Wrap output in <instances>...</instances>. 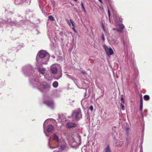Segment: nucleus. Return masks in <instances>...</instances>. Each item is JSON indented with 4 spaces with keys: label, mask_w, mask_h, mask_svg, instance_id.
<instances>
[{
    "label": "nucleus",
    "mask_w": 152,
    "mask_h": 152,
    "mask_svg": "<svg viewBox=\"0 0 152 152\" xmlns=\"http://www.w3.org/2000/svg\"><path fill=\"white\" fill-rule=\"evenodd\" d=\"M102 39L103 41H104L105 40L103 34H102Z\"/></svg>",
    "instance_id": "obj_20"
},
{
    "label": "nucleus",
    "mask_w": 152,
    "mask_h": 152,
    "mask_svg": "<svg viewBox=\"0 0 152 152\" xmlns=\"http://www.w3.org/2000/svg\"><path fill=\"white\" fill-rule=\"evenodd\" d=\"M38 70L39 72L42 74L44 75L45 73V69L44 68L39 67L38 68Z\"/></svg>",
    "instance_id": "obj_9"
},
{
    "label": "nucleus",
    "mask_w": 152,
    "mask_h": 152,
    "mask_svg": "<svg viewBox=\"0 0 152 152\" xmlns=\"http://www.w3.org/2000/svg\"><path fill=\"white\" fill-rule=\"evenodd\" d=\"M51 72L53 74H55L57 73L58 71L57 68L54 66H52L51 68Z\"/></svg>",
    "instance_id": "obj_7"
},
{
    "label": "nucleus",
    "mask_w": 152,
    "mask_h": 152,
    "mask_svg": "<svg viewBox=\"0 0 152 152\" xmlns=\"http://www.w3.org/2000/svg\"><path fill=\"white\" fill-rule=\"evenodd\" d=\"M119 20L118 21H116V23L119 27V28L117 29V30L119 32H122L123 29L124 28V26L121 23L122 21V19L119 18Z\"/></svg>",
    "instance_id": "obj_2"
},
{
    "label": "nucleus",
    "mask_w": 152,
    "mask_h": 152,
    "mask_svg": "<svg viewBox=\"0 0 152 152\" xmlns=\"http://www.w3.org/2000/svg\"><path fill=\"white\" fill-rule=\"evenodd\" d=\"M80 72L81 74L84 75H85L86 74H87V73L86 72H83L82 71H81Z\"/></svg>",
    "instance_id": "obj_22"
},
{
    "label": "nucleus",
    "mask_w": 152,
    "mask_h": 152,
    "mask_svg": "<svg viewBox=\"0 0 152 152\" xmlns=\"http://www.w3.org/2000/svg\"><path fill=\"white\" fill-rule=\"evenodd\" d=\"M105 152H111L109 146L107 145V147L105 149Z\"/></svg>",
    "instance_id": "obj_15"
},
{
    "label": "nucleus",
    "mask_w": 152,
    "mask_h": 152,
    "mask_svg": "<svg viewBox=\"0 0 152 152\" xmlns=\"http://www.w3.org/2000/svg\"><path fill=\"white\" fill-rule=\"evenodd\" d=\"M103 29H104V28L103 27Z\"/></svg>",
    "instance_id": "obj_33"
},
{
    "label": "nucleus",
    "mask_w": 152,
    "mask_h": 152,
    "mask_svg": "<svg viewBox=\"0 0 152 152\" xmlns=\"http://www.w3.org/2000/svg\"><path fill=\"white\" fill-rule=\"evenodd\" d=\"M124 45H125V42H124Z\"/></svg>",
    "instance_id": "obj_32"
},
{
    "label": "nucleus",
    "mask_w": 152,
    "mask_h": 152,
    "mask_svg": "<svg viewBox=\"0 0 152 152\" xmlns=\"http://www.w3.org/2000/svg\"><path fill=\"white\" fill-rule=\"evenodd\" d=\"M74 1H77V0H74Z\"/></svg>",
    "instance_id": "obj_31"
},
{
    "label": "nucleus",
    "mask_w": 152,
    "mask_h": 152,
    "mask_svg": "<svg viewBox=\"0 0 152 152\" xmlns=\"http://www.w3.org/2000/svg\"><path fill=\"white\" fill-rule=\"evenodd\" d=\"M121 106L122 109L124 110V109L125 108L124 106L123 105L122 103L121 104Z\"/></svg>",
    "instance_id": "obj_27"
},
{
    "label": "nucleus",
    "mask_w": 152,
    "mask_h": 152,
    "mask_svg": "<svg viewBox=\"0 0 152 152\" xmlns=\"http://www.w3.org/2000/svg\"><path fill=\"white\" fill-rule=\"evenodd\" d=\"M58 83L57 81H55L53 82L52 86L54 88H56L58 86Z\"/></svg>",
    "instance_id": "obj_13"
},
{
    "label": "nucleus",
    "mask_w": 152,
    "mask_h": 152,
    "mask_svg": "<svg viewBox=\"0 0 152 152\" xmlns=\"http://www.w3.org/2000/svg\"><path fill=\"white\" fill-rule=\"evenodd\" d=\"M45 103L49 106H51L53 105V102L50 101H47L45 102Z\"/></svg>",
    "instance_id": "obj_10"
},
{
    "label": "nucleus",
    "mask_w": 152,
    "mask_h": 152,
    "mask_svg": "<svg viewBox=\"0 0 152 152\" xmlns=\"http://www.w3.org/2000/svg\"><path fill=\"white\" fill-rule=\"evenodd\" d=\"M70 21L72 24V29H74V27H75V25L74 23L72 20L70 19Z\"/></svg>",
    "instance_id": "obj_16"
},
{
    "label": "nucleus",
    "mask_w": 152,
    "mask_h": 152,
    "mask_svg": "<svg viewBox=\"0 0 152 152\" xmlns=\"http://www.w3.org/2000/svg\"><path fill=\"white\" fill-rule=\"evenodd\" d=\"M81 6L82 7V8H83V9L84 8H85V7L83 5V3L82 2H81Z\"/></svg>",
    "instance_id": "obj_26"
},
{
    "label": "nucleus",
    "mask_w": 152,
    "mask_h": 152,
    "mask_svg": "<svg viewBox=\"0 0 152 152\" xmlns=\"http://www.w3.org/2000/svg\"><path fill=\"white\" fill-rule=\"evenodd\" d=\"M66 21L67 23L69 25V26H70V25H71L70 23L69 22V21L68 19L66 20Z\"/></svg>",
    "instance_id": "obj_25"
},
{
    "label": "nucleus",
    "mask_w": 152,
    "mask_h": 152,
    "mask_svg": "<svg viewBox=\"0 0 152 152\" xmlns=\"http://www.w3.org/2000/svg\"><path fill=\"white\" fill-rule=\"evenodd\" d=\"M98 0L101 3H102V0Z\"/></svg>",
    "instance_id": "obj_28"
},
{
    "label": "nucleus",
    "mask_w": 152,
    "mask_h": 152,
    "mask_svg": "<svg viewBox=\"0 0 152 152\" xmlns=\"http://www.w3.org/2000/svg\"><path fill=\"white\" fill-rule=\"evenodd\" d=\"M140 104H143V101L142 99V97H141L140 98Z\"/></svg>",
    "instance_id": "obj_18"
},
{
    "label": "nucleus",
    "mask_w": 152,
    "mask_h": 152,
    "mask_svg": "<svg viewBox=\"0 0 152 152\" xmlns=\"http://www.w3.org/2000/svg\"><path fill=\"white\" fill-rule=\"evenodd\" d=\"M143 104H140V110L142 111V109Z\"/></svg>",
    "instance_id": "obj_19"
},
{
    "label": "nucleus",
    "mask_w": 152,
    "mask_h": 152,
    "mask_svg": "<svg viewBox=\"0 0 152 152\" xmlns=\"http://www.w3.org/2000/svg\"><path fill=\"white\" fill-rule=\"evenodd\" d=\"M103 47L108 56L112 55L113 53V51L111 48H108L106 45L103 46Z\"/></svg>",
    "instance_id": "obj_4"
},
{
    "label": "nucleus",
    "mask_w": 152,
    "mask_h": 152,
    "mask_svg": "<svg viewBox=\"0 0 152 152\" xmlns=\"http://www.w3.org/2000/svg\"><path fill=\"white\" fill-rule=\"evenodd\" d=\"M54 130V127L52 125H49L47 127V131L48 132H51Z\"/></svg>",
    "instance_id": "obj_8"
},
{
    "label": "nucleus",
    "mask_w": 152,
    "mask_h": 152,
    "mask_svg": "<svg viewBox=\"0 0 152 152\" xmlns=\"http://www.w3.org/2000/svg\"><path fill=\"white\" fill-rule=\"evenodd\" d=\"M76 124L72 122H68L66 124V127L68 128H71L76 126Z\"/></svg>",
    "instance_id": "obj_5"
},
{
    "label": "nucleus",
    "mask_w": 152,
    "mask_h": 152,
    "mask_svg": "<svg viewBox=\"0 0 152 152\" xmlns=\"http://www.w3.org/2000/svg\"><path fill=\"white\" fill-rule=\"evenodd\" d=\"M144 99L145 101H148L150 99L149 96L148 95H145L144 96Z\"/></svg>",
    "instance_id": "obj_14"
},
{
    "label": "nucleus",
    "mask_w": 152,
    "mask_h": 152,
    "mask_svg": "<svg viewBox=\"0 0 152 152\" xmlns=\"http://www.w3.org/2000/svg\"><path fill=\"white\" fill-rule=\"evenodd\" d=\"M72 115V117L75 118L76 120L78 121L82 117L81 109L80 108H78L73 111Z\"/></svg>",
    "instance_id": "obj_1"
},
{
    "label": "nucleus",
    "mask_w": 152,
    "mask_h": 152,
    "mask_svg": "<svg viewBox=\"0 0 152 152\" xmlns=\"http://www.w3.org/2000/svg\"><path fill=\"white\" fill-rule=\"evenodd\" d=\"M108 17H109V18L110 19V10H108Z\"/></svg>",
    "instance_id": "obj_21"
},
{
    "label": "nucleus",
    "mask_w": 152,
    "mask_h": 152,
    "mask_svg": "<svg viewBox=\"0 0 152 152\" xmlns=\"http://www.w3.org/2000/svg\"><path fill=\"white\" fill-rule=\"evenodd\" d=\"M121 100L122 102L123 103H124V98L123 97H121Z\"/></svg>",
    "instance_id": "obj_23"
},
{
    "label": "nucleus",
    "mask_w": 152,
    "mask_h": 152,
    "mask_svg": "<svg viewBox=\"0 0 152 152\" xmlns=\"http://www.w3.org/2000/svg\"><path fill=\"white\" fill-rule=\"evenodd\" d=\"M48 18L52 21H54L55 20L54 17L52 15H50L48 16Z\"/></svg>",
    "instance_id": "obj_17"
},
{
    "label": "nucleus",
    "mask_w": 152,
    "mask_h": 152,
    "mask_svg": "<svg viewBox=\"0 0 152 152\" xmlns=\"http://www.w3.org/2000/svg\"><path fill=\"white\" fill-rule=\"evenodd\" d=\"M40 86L45 90H49L50 89L51 86L50 85L48 84L45 82H43L40 84Z\"/></svg>",
    "instance_id": "obj_3"
},
{
    "label": "nucleus",
    "mask_w": 152,
    "mask_h": 152,
    "mask_svg": "<svg viewBox=\"0 0 152 152\" xmlns=\"http://www.w3.org/2000/svg\"><path fill=\"white\" fill-rule=\"evenodd\" d=\"M90 109L91 110V111H92L93 110V107L92 106H91L90 107Z\"/></svg>",
    "instance_id": "obj_24"
},
{
    "label": "nucleus",
    "mask_w": 152,
    "mask_h": 152,
    "mask_svg": "<svg viewBox=\"0 0 152 152\" xmlns=\"http://www.w3.org/2000/svg\"><path fill=\"white\" fill-rule=\"evenodd\" d=\"M83 11H84V12H86V9H85V8L83 9Z\"/></svg>",
    "instance_id": "obj_29"
},
{
    "label": "nucleus",
    "mask_w": 152,
    "mask_h": 152,
    "mask_svg": "<svg viewBox=\"0 0 152 152\" xmlns=\"http://www.w3.org/2000/svg\"><path fill=\"white\" fill-rule=\"evenodd\" d=\"M53 139L56 142H59V139L58 136L56 134H54L53 136Z\"/></svg>",
    "instance_id": "obj_11"
},
{
    "label": "nucleus",
    "mask_w": 152,
    "mask_h": 152,
    "mask_svg": "<svg viewBox=\"0 0 152 152\" xmlns=\"http://www.w3.org/2000/svg\"><path fill=\"white\" fill-rule=\"evenodd\" d=\"M116 145L118 146L122 145L123 144V142L122 141L121 142L119 141H117L116 142Z\"/></svg>",
    "instance_id": "obj_12"
},
{
    "label": "nucleus",
    "mask_w": 152,
    "mask_h": 152,
    "mask_svg": "<svg viewBox=\"0 0 152 152\" xmlns=\"http://www.w3.org/2000/svg\"><path fill=\"white\" fill-rule=\"evenodd\" d=\"M47 52L44 50H41L39 53V56L41 58H43L46 56Z\"/></svg>",
    "instance_id": "obj_6"
},
{
    "label": "nucleus",
    "mask_w": 152,
    "mask_h": 152,
    "mask_svg": "<svg viewBox=\"0 0 152 152\" xmlns=\"http://www.w3.org/2000/svg\"><path fill=\"white\" fill-rule=\"evenodd\" d=\"M73 30H74V31L75 32H77V31H76L75 29V27H74V29H73Z\"/></svg>",
    "instance_id": "obj_30"
}]
</instances>
